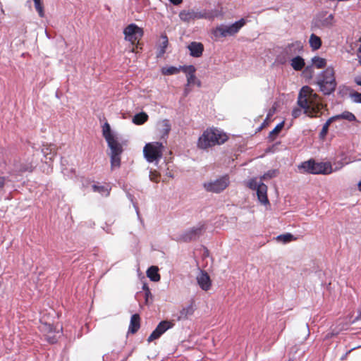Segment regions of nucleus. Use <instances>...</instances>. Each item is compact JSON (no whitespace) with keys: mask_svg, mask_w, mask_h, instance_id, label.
Here are the masks:
<instances>
[{"mask_svg":"<svg viewBox=\"0 0 361 361\" xmlns=\"http://www.w3.org/2000/svg\"><path fill=\"white\" fill-rule=\"evenodd\" d=\"M245 19L241 18L229 25L223 24L220 25L216 27L213 33L216 37H226L227 36H232L238 32V31L242 27L245 25Z\"/></svg>","mask_w":361,"mask_h":361,"instance_id":"nucleus-7","label":"nucleus"},{"mask_svg":"<svg viewBox=\"0 0 361 361\" xmlns=\"http://www.w3.org/2000/svg\"><path fill=\"white\" fill-rule=\"evenodd\" d=\"M361 317V311L358 310L356 312H353L352 314H349L346 319L348 322L345 324H343L342 326V329H347V326L348 324H354L355 322L359 320Z\"/></svg>","mask_w":361,"mask_h":361,"instance_id":"nucleus-26","label":"nucleus"},{"mask_svg":"<svg viewBox=\"0 0 361 361\" xmlns=\"http://www.w3.org/2000/svg\"><path fill=\"white\" fill-rule=\"evenodd\" d=\"M106 232L108 233H111V229L109 228L106 229Z\"/></svg>","mask_w":361,"mask_h":361,"instance_id":"nucleus-56","label":"nucleus"},{"mask_svg":"<svg viewBox=\"0 0 361 361\" xmlns=\"http://www.w3.org/2000/svg\"><path fill=\"white\" fill-rule=\"evenodd\" d=\"M279 61H280L281 63L283 64V63H285L287 61V59H285V58L280 59Z\"/></svg>","mask_w":361,"mask_h":361,"instance_id":"nucleus-51","label":"nucleus"},{"mask_svg":"<svg viewBox=\"0 0 361 361\" xmlns=\"http://www.w3.org/2000/svg\"><path fill=\"white\" fill-rule=\"evenodd\" d=\"M309 43L312 50H318L322 46V39L319 37L312 33L310 37Z\"/></svg>","mask_w":361,"mask_h":361,"instance_id":"nucleus-23","label":"nucleus"},{"mask_svg":"<svg viewBox=\"0 0 361 361\" xmlns=\"http://www.w3.org/2000/svg\"><path fill=\"white\" fill-rule=\"evenodd\" d=\"M145 297L146 302H147L149 297H152V294H151L149 288H147L145 290Z\"/></svg>","mask_w":361,"mask_h":361,"instance_id":"nucleus-46","label":"nucleus"},{"mask_svg":"<svg viewBox=\"0 0 361 361\" xmlns=\"http://www.w3.org/2000/svg\"><path fill=\"white\" fill-rule=\"evenodd\" d=\"M169 39L166 35H161V42L158 49V54L157 56L160 57L164 54L166 52V49L168 47Z\"/></svg>","mask_w":361,"mask_h":361,"instance_id":"nucleus-24","label":"nucleus"},{"mask_svg":"<svg viewBox=\"0 0 361 361\" xmlns=\"http://www.w3.org/2000/svg\"><path fill=\"white\" fill-rule=\"evenodd\" d=\"M106 141L110 149L109 155L110 156L111 168V169L119 168L121 166V155L123 151L122 145L116 137Z\"/></svg>","mask_w":361,"mask_h":361,"instance_id":"nucleus-6","label":"nucleus"},{"mask_svg":"<svg viewBox=\"0 0 361 361\" xmlns=\"http://www.w3.org/2000/svg\"><path fill=\"white\" fill-rule=\"evenodd\" d=\"M6 178L0 176V189H2L5 185Z\"/></svg>","mask_w":361,"mask_h":361,"instance_id":"nucleus-48","label":"nucleus"},{"mask_svg":"<svg viewBox=\"0 0 361 361\" xmlns=\"http://www.w3.org/2000/svg\"><path fill=\"white\" fill-rule=\"evenodd\" d=\"M338 115H336L331 118H330L326 123L322 127V129L320 132V136L321 137H324L327 132H328V129H329V126L330 124V123L333 121V120H335V119H338Z\"/></svg>","mask_w":361,"mask_h":361,"instance_id":"nucleus-40","label":"nucleus"},{"mask_svg":"<svg viewBox=\"0 0 361 361\" xmlns=\"http://www.w3.org/2000/svg\"><path fill=\"white\" fill-rule=\"evenodd\" d=\"M314 71L312 65L307 66L306 67H305L302 73V77L307 80L312 79L314 76Z\"/></svg>","mask_w":361,"mask_h":361,"instance_id":"nucleus-32","label":"nucleus"},{"mask_svg":"<svg viewBox=\"0 0 361 361\" xmlns=\"http://www.w3.org/2000/svg\"><path fill=\"white\" fill-rule=\"evenodd\" d=\"M169 1L171 4H173V5H176V6L179 5L183 1V0H169Z\"/></svg>","mask_w":361,"mask_h":361,"instance_id":"nucleus-49","label":"nucleus"},{"mask_svg":"<svg viewBox=\"0 0 361 361\" xmlns=\"http://www.w3.org/2000/svg\"><path fill=\"white\" fill-rule=\"evenodd\" d=\"M291 67L296 71H302L305 66V60L300 56H296L290 60Z\"/></svg>","mask_w":361,"mask_h":361,"instance_id":"nucleus-20","label":"nucleus"},{"mask_svg":"<svg viewBox=\"0 0 361 361\" xmlns=\"http://www.w3.org/2000/svg\"><path fill=\"white\" fill-rule=\"evenodd\" d=\"M346 355H347V353L344 356L341 357V359L342 360L344 359L346 357Z\"/></svg>","mask_w":361,"mask_h":361,"instance_id":"nucleus-57","label":"nucleus"},{"mask_svg":"<svg viewBox=\"0 0 361 361\" xmlns=\"http://www.w3.org/2000/svg\"><path fill=\"white\" fill-rule=\"evenodd\" d=\"M317 84L319 86L320 90L324 94H330L332 93L336 86L334 69L331 67H328L323 71L318 79Z\"/></svg>","mask_w":361,"mask_h":361,"instance_id":"nucleus-5","label":"nucleus"},{"mask_svg":"<svg viewBox=\"0 0 361 361\" xmlns=\"http://www.w3.org/2000/svg\"><path fill=\"white\" fill-rule=\"evenodd\" d=\"M35 4V8L37 11L39 16L42 18L44 16V7L42 3V0H33Z\"/></svg>","mask_w":361,"mask_h":361,"instance_id":"nucleus-41","label":"nucleus"},{"mask_svg":"<svg viewBox=\"0 0 361 361\" xmlns=\"http://www.w3.org/2000/svg\"><path fill=\"white\" fill-rule=\"evenodd\" d=\"M163 145L159 142H154L145 145L143 154L146 160L149 162L159 161L162 157Z\"/></svg>","mask_w":361,"mask_h":361,"instance_id":"nucleus-8","label":"nucleus"},{"mask_svg":"<svg viewBox=\"0 0 361 361\" xmlns=\"http://www.w3.org/2000/svg\"><path fill=\"white\" fill-rule=\"evenodd\" d=\"M34 166L32 163L28 164H21L19 162H17L14 164L13 169L12 171L11 172V175H18V173L25 172V171H32L34 169Z\"/></svg>","mask_w":361,"mask_h":361,"instance_id":"nucleus-17","label":"nucleus"},{"mask_svg":"<svg viewBox=\"0 0 361 361\" xmlns=\"http://www.w3.org/2000/svg\"><path fill=\"white\" fill-rule=\"evenodd\" d=\"M220 15L221 12L216 9H190L181 11L179 13V18L182 21L188 23L191 20L197 19H207L212 20Z\"/></svg>","mask_w":361,"mask_h":361,"instance_id":"nucleus-3","label":"nucleus"},{"mask_svg":"<svg viewBox=\"0 0 361 361\" xmlns=\"http://www.w3.org/2000/svg\"><path fill=\"white\" fill-rule=\"evenodd\" d=\"M229 183V177L225 175L218 179L204 183L203 187L207 192L219 193L225 190L228 186Z\"/></svg>","mask_w":361,"mask_h":361,"instance_id":"nucleus-9","label":"nucleus"},{"mask_svg":"<svg viewBox=\"0 0 361 361\" xmlns=\"http://www.w3.org/2000/svg\"><path fill=\"white\" fill-rule=\"evenodd\" d=\"M147 275L154 282H157L160 280V275L158 273V268L157 267H150L147 271Z\"/></svg>","mask_w":361,"mask_h":361,"instance_id":"nucleus-25","label":"nucleus"},{"mask_svg":"<svg viewBox=\"0 0 361 361\" xmlns=\"http://www.w3.org/2000/svg\"><path fill=\"white\" fill-rule=\"evenodd\" d=\"M181 66L179 67H175V66H169V67H164L162 68L161 72L165 75H171L177 74L179 73L180 70H182V68H180Z\"/></svg>","mask_w":361,"mask_h":361,"instance_id":"nucleus-31","label":"nucleus"},{"mask_svg":"<svg viewBox=\"0 0 361 361\" xmlns=\"http://www.w3.org/2000/svg\"><path fill=\"white\" fill-rule=\"evenodd\" d=\"M61 164L63 166L61 172L65 176L69 178H73V177L75 176V170L74 169L72 168L71 169H68L67 167H63L64 164L63 160L61 161Z\"/></svg>","mask_w":361,"mask_h":361,"instance_id":"nucleus-38","label":"nucleus"},{"mask_svg":"<svg viewBox=\"0 0 361 361\" xmlns=\"http://www.w3.org/2000/svg\"><path fill=\"white\" fill-rule=\"evenodd\" d=\"M349 97L354 103L361 104V93L352 92L349 94Z\"/></svg>","mask_w":361,"mask_h":361,"instance_id":"nucleus-43","label":"nucleus"},{"mask_svg":"<svg viewBox=\"0 0 361 361\" xmlns=\"http://www.w3.org/2000/svg\"><path fill=\"white\" fill-rule=\"evenodd\" d=\"M161 336V333L158 331V329H155L148 337L147 341L152 342V341L159 338Z\"/></svg>","mask_w":361,"mask_h":361,"instance_id":"nucleus-44","label":"nucleus"},{"mask_svg":"<svg viewBox=\"0 0 361 361\" xmlns=\"http://www.w3.org/2000/svg\"><path fill=\"white\" fill-rule=\"evenodd\" d=\"M298 105L300 108H295L292 111V116L295 118L299 117L303 113L309 116H314L318 109L317 95L313 93L312 90L308 86L302 87L298 97Z\"/></svg>","mask_w":361,"mask_h":361,"instance_id":"nucleus-1","label":"nucleus"},{"mask_svg":"<svg viewBox=\"0 0 361 361\" xmlns=\"http://www.w3.org/2000/svg\"><path fill=\"white\" fill-rule=\"evenodd\" d=\"M149 178L152 181L158 182L157 178L152 174L149 175Z\"/></svg>","mask_w":361,"mask_h":361,"instance_id":"nucleus-50","label":"nucleus"},{"mask_svg":"<svg viewBox=\"0 0 361 361\" xmlns=\"http://www.w3.org/2000/svg\"><path fill=\"white\" fill-rule=\"evenodd\" d=\"M92 190L94 192L101 194L102 196H108L110 193V188L106 185H92Z\"/></svg>","mask_w":361,"mask_h":361,"instance_id":"nucleus-28","label":"nucleus"},{"mask_svg":"<svg viewBox=\"0 0 361 361\" xmlns=\"http://www.w3.org/2000/svg\"><path fill=\"white\" fill-rule=\"evenodd\" d=\"M140 316L137 314H133L130 318V322L128 328V332L135 334L140 329Z\"/></svg>","mask_w":361,"mask_h":361,"instance_id":"nucleus-21","label":"nucleus"},{"mask_svg":"<svg viewBox=\"0 0 361 361\" xmlns=\"http://www.w3.org/2000/svg\"><path fill=\"white\" fill-rule=\"evenodd\" d=\"M103 136L106 140H109L111 138L116 137L114 133L111 130V127L108 123H105L102 126Z\"/></svg>","mask_w":361,"mask_h":361,"instance_id":"nucleus-29","label":"nucleus"},{"mask_svg":"<svg viewBox=\"0 0 361 361\" xmlns=\"http://www.w3.org/2000/svg\"><path fill=\"white\" fill-rule=\"evenodd\" d=\"M340 119H344L349 122H352L356 121V117L353 113L348 111H344L340 114Z\"/></svg>","mask_w":361,"mask_h":361,"instance_id":"nucleus-37","label":"nucleus"},{"mask_svg":"<svg viewBox=\"0 0 361 361\" xmlns=\"http://www.w3.org/2000/svg\"><path fill=\"white\" fill-rule=\"evenodd\" d=\"M182 68V71L186 73L187 75V85L186 86L192 85H197V86L200 87L201 86V82L197 79L195 73V68L192 65L190 66H180Z\"/></svg>","mask_w":361,"mask_h":361,"instance_id":"nucleus-14","label":"nucleus"},{"mask_svg":"<svg viewBox=\"0 0 361 361\" xmlns=\"http://www.w3.org/2000/svg\"><path fill=\"white\" fill-rule=\"evenodd\" d=\"M190 55L195 58H199L202 55L204 46L201 42H192L188 46Z\"/></svg>","mask_w":361,"mask_h":361,"instance_id":"nucleus-16","label":"nucleus"},{"mask_svg":"<svg viewBox=\"0 0 361 361\" xmlns=\"http://www.w3.org/2000/svg\"><path fill=\"white\" fill-rule=\"evenodd\" d=\"M125 39L130 42L132 44L137 43L143 35V30L135 23L128 25L123 30Z\"/></svg>","mask_w":361,"mask_h":361,"instance_id":"nucleus-11","label":"nucleus"},{"mask_svg":"<svg viewBox=\"0 0 361 361\" xmlns=\"http://www.w3.org/2000/svg\"><path fill=\"white\" fill-rule=\"evenodd\" d=\"M279 170L277 169H271L264 173L260 178L263 180H268L276 177L279 174Z\"/></svg>","mask_w":361,"mask_h":361,"instance_id":"nucleus-39","label":"nucleus"},{"mask_svg":"<svg viewBox=\"0 0 361 361\" xmlns=\"http://www.w3.org/2000/svg\"><path fill=\"white\" fill-rule=\"evenodd\" d=\"M148 116L144 113L141 112L139 114H136L133 118V122L137 125L143 124L147 120Z\"/></svg>","mask_w":361,"mask_h":361,"instance_id":"nucleus-30","label":"nucleus"},{"mask_svg":"<svg viewBox=\"0 0 361 361\" xmlns=\"http://www.w3.org/2000/svg\"><path fill=\"white\" fill-rule=\"evenodd\" d=\"M256 192L258 200L262 204H269V200L267 197V186L264 183L261 184L257 190H256Z\"/></svg>","mask_w":361,"mask_h":361,"instance_id":"nucleus-19","label":"nucleus"},{"mask_svg":"<svg viewBox=\"0 0 361 361\" xmlns=\"http://www.w3.org/2000/svg\"><path fill=\"white\" fill-rule=\"evenodd\" d=\"M203 229V225H199L190 228V229L186 230L182 234L180 235L179 240L183 242H189L191 240H194L201 235Z\"/></svg>","mask_w":361,"mask_h":361,"instance_id":"nucleus-12","label":"nucleus"},{"mask_svg":"<svg viewBox=\"0 0 361 361\" xmlns=\"http://www.w3.org/2000/svg\"><path fill=\"white\" fill-rule=\"evenodd\" d=\"M171 327V322L168 321H162L157 326V329L161 333L162 335L164 332H166Z\"/></svg>","mask_w":361,"mask_h":361,"instance_id":"nucleus-35","label":"nucleus"},{"mask_svg":"<svg viewBox=\"0 0 361 361\" xmlns=\"http://www.w3.org/2000/svg\"><path fill=\"white\" fill-rule=\"evenodd\" d=\"M276 239L279 242H281L283 243H287L292 241L293 240H294L295 238L292 234L286 233V234H282V235H278L276 237Z\"/></svg>","mask_w":361,"mask_h":361,"instance_id":"nucleus-36","label":"nucleus"},{"mask_svg":"<svg viewBox=\"0 0 361 361\" xmlns=\"http://www.w3.org/2000/svg\"><path fill=\"white\" fill-rule=\"evenodd\" d=\"M147 288H148V286H147V285L146 283H144V284H143V286H142V289H143V290H144V291H145V290H146Z\"/></svg>","mask_w":361,"mask_h":361,"instance_id":"nucleus-52","label":"nucleus"},{"mask_svg":"<svg viewBox=\"0 0 361 361\" xmlns=\"http://www.w3.org/2000/svg\"><path fill=\"white\" fill-rule=\"evenodd\" d=\"M228 139L226 133L217 128L207 129L199 137L197 146L201 149H207L215 145L224 143Z\"/></svg>","mask_w":361,"mask_h":361,"instance_id":"nucleus-2","label":"nucleus"},{"mask_svg":"<svg viewBox=\"0 0 361 361\" xmlns=\"http://www.w3.org/2000/svg\"><path fill=\"white\" fill-rule=\"evenodd\" d=\"M284 122L282 121L277 124L276 127L269 133L268 137L271 141H273L275 139L276 135H277L279 133V132L282 130Z\"/></svg>","mask_w":361,"mask_h":361,"instance_id":"nucleus-33","label":"nucleus"},{"mask_svg":"<svg viewBox=\"0 0 361 361\" xmlns=\"http://www.w3.org/2000/svg\"><path fill=\"white\" fill-rule=\"evenodd\" d=\"M312 64L313 67L317 68H323L326 65V61L324 58L319 56H314L312 59Z\"/></svg>","mask_w":361,"mask_h":361,"instance_id":"nucleus-27","label":"nucleus"},{"mask_svg":"<svg viewBox=\"0 0 361 361\" xmlns=\"http://www.w3.org/2000/svg\"><path fill=\"white\" fill-rule=\"evenodd\" d=\"M162 129L161 132L163 133L164 136H167L171 130V124L169 120L165 119L162 121L161 123Z\"/></svg>","mask_w":361,"mask_h":361,"instance_id":"nucleus-42","label":"nucleus"},{"mask_svg":"<svg viewBox=\"0 0 361 361\" xmlns=\"http://www.w3.org/2000/svg\"><path fill=\"white\" fill-rule=\"evenodd\" d=\"M357 56L358 62L361 65V46L358 48V49L357 51Z\"/></svg>","mask_w":361,"mask_h":361,"instance_id":"nucleus-47","label":"nucleus"},{"mask_svg":"<svg viewBox=\"0 0 361 361\" xmlns=\"http://www.w3.org/2000/svg\"><path fill=\"white\" fill-rule=\"evenodd\" d=\"M358 190L361 191V180L357 184Z\"/></svg>","mask_w":361,"mask_h":361,"instance_id":"nucleus-54","label":"nucleus"},{"mask_svg":"<svg viewBox=\"0 0 361 361\" xmlns=\"http://www.w3.org/2000/svg\"><path fill=\"white\" fill-rule=\"evenodd\" d=\"M298 169L309 174L326 175L332 172V166L329 162H317L313 159L302 162Z\"/></svg>","mask_w":361,"mask_h":361,"instance_id":"nucleus-4","label":"nucleus"},{"mask_svg":"<svg viewBox=\"0 0 361 361\" xmlns=\"http://www.w3.org/2000/svg\"><path fill=\"white\" fill-rule=\"evenodd\" d=\"M302 48V44L299 41L288 44L284 49V53L289 57L297 54Z\"/></svg>","mask_w":361,"mask_h":361,"instance_id":"nucleus-18","label":"nucleus"},{"mask_svg":"<svg viewBox=\"0 0 361 361\" xmlns=\"http://www.w3.org/2000/svg\"><path fill=\"white\" fill-rule=\"evenodd\" d=\"M184 92L185 95L188 94L189 91L188 90L187 87L185 88Z\"/></svg>","mask_w":361,"mask_h":361,"instance_id":"nucleus-55","label":"nucleus"},{"mask_svg":"<svg viewBox=\"0 0 361 361\" xmlns=\"http://www.w3.org/2000/svg\"><path fill=\"white\" fill-rule=\"evenodd\" d=\"M39 329L45 334L46 339L49 343H56L58 336L61 335L62 331L61 326L59 328L54 326L51 324L47 322H42Z\"/></svg>","mask_w":361,"mask_h":361,"instance_id":"nucleus-10","label":"nucleus"},{"mask_svg":"<svg viewBox=\"0 0 361 361\" xmlns=\"http://www.w3.org/2000/svg\"><path fill=\"white\" fill-rule=\"evenodd\" d=\"M356 83H357L358 85H360V86H361V78H360V79H358V80H356Z\"/></svg>","mask_w":361,"mask_h":361,"instance_id":"nucleus-53","label":"nucleus"},{"mask_svg":"<svg viewBox=\"0 0 361 361\" xmlns=\"http://www.w3.org/2000/svg\"><path fill=\"white\" fill-rule=\"evenodd\" d=\"M194 313L193 303L191 302L186 307H184L179 312L178 319H186L189 316H191Z\"/></svg>","mask_w":361,"mask_h":361,"instance_id":"nucleus-22","label":"nucleus"},{"mask_svg":"<svg viewBox=\"0 0 361 361\" xmlns=\"http://www.w3.org/2000/svg\"><path fill=\"white\" fill-rule=\"evenodd\" d=\"M315 25L317 27H330L334 22V17L332 13L327 11H322L319 13L315 18Z\"/></svg>","mask_w":361,"mask_h":361,"instance_id":"nucleus-13","label":"nucleus"},{"mask_svg":"<svg viewBox=\"0 0 361 361\" xmlns=\"http://www.w3.org/2000/svg\"><path fill=\"white\" fill-rule=\"evenodd\" d=\"M197 281L200 287L205 291L208 290L212 285L209 276L207 272L203 271H201L197 276Z\"/></svg>","mask_w":361,"mask_h":361,"instance_id":"nucleus-15","label":"nucleus"},{"mask_svg":"<svg viewBox=\"0 0 361 361\" xmlns=\"http://www.w3.org/2000/svg\"><path fill=\"white\" fill-rule=\"evenodd\" d=\"M263 183L262 180L260 178L259 180L257 178H252L247 183V186L252 190H257L261 184Z\"/></svg>","mask_w":361,"mask_h":361,"instance_id":"nucleus-34","label":"nucleus"},{"mask_svg":"<svg viewBox=\"0 0 361 361\" xmlns=\"http://www.w3.org/2000/svg\"><path fill=\"white\" fill-rule=\"evenodd\" d=\"M127 197L128 198V200L133 203V207L135 208V212H136V214L137 215V217L138 219L140 220V221H142L141 219H140V213H139V209H138V207L137 205V204L135 202H133V195L130 194L129 192L127 193Z\"/></svg>","mask_w":361,"mask_h":361,"instance_id":"nucleus-45","label":"nucleus"}]
</instances>
